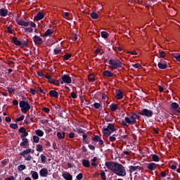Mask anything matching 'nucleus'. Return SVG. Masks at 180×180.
I'll use <instances>...</instances> for the list:
<instances>
[{
  "instance_id": "10",
  "label": "nucleus",
  "mask_w": 180,
  "mask_h": 180,
  "mask_svg": "<svg viewBox=\"0 0 180 180\" xmlns=\"http://www.w3.org/2000/svg\"><path fill=\"white\" fill-rule=\"evenodd\" d=\"M41 19H44V13L41 12H39L34 17V20L36 22H39V20H41Z\"/></svg>"
},
{
  "instance_id": "22",
  "label": "nucleus",
  "mask_w": 180,
  "mask_h": 180,
  "mask_svg": "<svg viewBox=\"0 0 180 180\" xmlns=\"http://www.w3.org/2000/svg\"><path fill=\"white\" fill-rule=\"evenodd\" d=\"M63 177L65 180H72V176L68 172L63 173Z\"/></svg>"
},
{
  "instance_id": "26",
  "label": "nucleus",
  "mask_w": 180,
  "mask_h": 180,
  "mask_svg": "<svg viewBox=\"0 0 180 180\" xmlns=\"http://www.w3.org/2000/svg\"><path fill=\"white\" fill-rule=\"evenodd\" d=\"M178 108H179V105H178L177 103L174 102L170 104V108L172 109V110H176Z\"/></svg>"
},
{
  "instance_id": "8",
  "label": "nucleus",
  "mask_w": 180,
  "mask_h": 180,
  "mask_svg": "<svg viewBox=\"0 0 180 180\" xmlns=\"http://www.w3.org/2000/svg\"><path fill=\"white\" fill-rule=\"evenodd\" d=\"M158 68L160 70H167L168 68V65H167V63H165V60H160V61L158 64Z\"/></svg>"
},
{
  "instance_id": "15",
  "label": "nucleus",
  "mask_w": 180,
  "mask_h": 180,
  "mask_svg": "<svg viewBox=\"0 0 180 180\" xmlns=\"http://www.w3.org/2000/svg\"><path fill=\"white\" fill-rule=\"evenodd\" d=\"M34 150H32L31 148H27L22 152L20 153V156H26L28 154L34 153Z\"/></svg>"
},
{
  "instance_id": "16",
  "label": "nucleus",
  "mask_w": 180,
  "mask_h": 180,
  "mask_svg": "<svg viewBox=\"0 0 180 180\" xmlns=\"http://www.w3.org/2000/svg\"><path fill=\"white\" fill-rule=\"evenodd\" d=\"M16 23L19 25V26H25L27 27L29 26V22H26L23 20H17Z\"/></svg>"
},
{
  "instance_id": "13",
  "label": "nucleus",
  "mask_w": 180,
  "mask_h": 180,
  "mask_svg": "<svg viewBox=\"0 0 180 180\" xmlns=\"http://www.w3.org/2000/svg\"><path fill=\"white\" fill-rule=\"evenodd\" d=\"M39 175L41 177H46L49 175V169L46 168H42L39 171Z\"/></svg>"
},
{
  "instance_id": "45",
  "label": "nucleus",
  "mask_w": 180,
  "mask_h": 180,
  "mask_svg": "<svg viewBox=\"0 0 180 180\" xmlns=\"http://www.w3.org/2000/svg\"><path fill=\"white\" fill-rule=\"evenodd\" d=\"M24 158L25 160L26 161H30L32 160V156L30 155H27V156H22Z\"/></svg>"
},
{
  "instance_id": "44",
  "label": "nucleus",
  "mask_w": 180,
  "mask_h": 180,
  "mask_svg": "<svg viewBox=\"0 0 180 180\" xmlns=\"http://www.w3.org/2000/svg\"><path fill=\"white\" fill-rule=\"evenodd\" d=\"M100 175L101 176L102 180H106V174L104 171H102L101 173H100Z\"/></svg>"
},
{
  "instance_id": "43",
  "label": "nucleus",
  "mask_w": 180,
  "mask_h": 180,
  "mask_svg": "<svg viewBox=\"0 0 180 180\" xmlns=\"http://www.w3.org/2000/svg\"><path fill=\"white\" fill-rule=\"evenodd\" d=\"M115 136H117V135L113 134V135H112V136H110V138L108 139V140H109L110 142H114V141L116 140Z\"/></svg>"
},
{
  "instance_id": "24",
  "label": "nucleus",
  "mask_w": 180,
  "mask_h": 180,
  "mask_svg": "<svg viewBox=\"0 0 180 180\" xmlns=\"http://www.w3.org/2000/svg\"><path fill=\"white\" fill-rule=\"evenodd\" d=\"M53 33H54V30L48 29L43 34V37H47V36H50L51 34H53Z\"/></svg>"
},
{
  "instance_id": "20",
  "label": "nucleus",
  "mask_w": 180,
  "mask_h": 180,
  "mask_svg": "<svg viewBox=\"0 0 180 180\" xmlns=\"http://www.w3.org/2000/svg\"><path fill=\"white\" fill-rule=\"evenodd\" d=\"M129 168L130 173H133L137 170L141 171V169L140 166H130Z\"/></svg>"
},
{
  "instance_id": "47",
  "label": "nucleus",
  "mask_w": 180,
  "mask_h": 180,
  "mask_svg": "<svg viewBox=\"0 0 180 180\" xmlns=\"http://www.w3.org/2000/svg\"><path fill=\"white\" fill-rule=\"evenodd\" d=\"M40 158L41 159V162L45 163L46 161V157L44 155H40Z\"/></svg>"
},
{
  "instance_id": "64",
  "label": "nucleus",
  "mask_w": 180,
  "mask_h": 180,
  "mask_svg": "<svg viewBox=\"0 0 180 180\" xmlns=\"http://www.w3.org/2000/svg\"><path fill=\"white\" fill-rule=\"evenodd\" d=\"M4 180H15V177L13 176H11L9 177L6 178Z\"/></svg>"
},
{
  "instance_id": "29",
  "label": "nucleus",
  "mask_w": 180,
  "mask_h": 180,
  "mask_svg": "<svg viewBox=\"0 0 180 180\" xmlns=\"http://www.w3.org/2000/svg\"><path fill=\"white\" fill-rule=\"evenodd\" d=\"M35 134L37 135V136L42 137L44 136V132L41 129H37L35 130Z\"/></svg>"
},
{
  "instance_id": "60",
  "label": "nucleus",
  "mask_w": 180,
  "mask_h": 180,
  "mask_svg": "<svg viewBox=\"0 0 180 180\" xmlns=\"http://www.w3.org/2000/svg\"><path fill=\"white\" fill-rule=\"evenodd\" d=\"M96 142H98V144H99L100 146H101V147H104L105 146L104 142H103V140L96 141Z\"/></svg>"
},
{
  "instance_id": "9",
  "label": "nucleus",
  "mask_w": 180,
  "mask_h": 180,
  "mask_svg": "<svg viewBox=\"0 0 180 180\" xmlns=\"http://www.w3.org/2000/svg\"><path fill=\"white\" fill-rule=\"evenodd\" d=\"M158 165H157L155 162H151L149 164H147V169H148L150 171H155L157 169V167Z\"/></svg>"
},
{
  "instance_id": "35",
  "label": "nucleus",
  "mask_w": 180,
  "mask_h": 180,
  "mask_svg": "<svg viewBox=\"0 0 180 180\" xmlns=\"http://www.w3.org/2000/svg\"><path fill=\"white\" fill-rule=\"evenodd\" d=\"M101 138L98 135H94V137H91V141H101Z\"/></svg>"
},
{
  "instance_id": "59",
  "label": "nucleus",
  "mask_w": 180,
  "mask_h": 180,
  "mask_svg": "<svg viewBox=\"0 0 180 180\" xmlns=\"http://www.w3.org/2000/svg\"><path fill=\"white\" fill-rule=\"evenodd\" d=\"M95 54H100V56H102V54H103V52H101V49H96V51H95Z\"/></svg>"
},
{
  "instance_id": "19",
  "label": "nucleus",
  "mask_w": 180,
  "mask_h": 180,
  "mask_svg": "<svg viewBox=\"0 0 180 180\" xmlns=\"http://www.w3.org/2000/svg\"><path fill=\"white\" fill-rule=\"evenodd\" d=\"M115 98L117 100H121L123 98V92L122 91H116Z\"/></svg>"
},
{
  "instance_id": "31",
  "label": "nucleus",
  "mask_w": 180,
  "mask_h": 180,
  "mask_svg": "<svg viewBox=\"0 0 180 180\" xmlns=\"http://www.w3.org/2000/svg\"><path fill=\"white\" fill-rule=\"evenodd\" d=\"M110 110H112V112H115V110H117V105L115 103H112L110 105Z\"/></svg>"
},
{
  "instance_id": "17",
  "label": "nucleus",
  "mask_w": 180,
  "mask_h": 180,
  "mask_svg": "<svg viewBox=\"0 0 180 180\" xmlns=\"http://www.w3.org/2000/svg\"><path fill=\"white\" fill-rule=\"evenodd\" d=\"M103 75L105 77V78H112V77H113V73L109 70H104L103 72Z\"/></svg>"
},
{
  "instance_id": "7",
  "label": "nucleus",
  "mask_w": 180,
  "mask_h": 180,
  "mask_svg": "<svg viewBox=\"0 0 180 180\" xmlns=\"http://www.w3.org/2000/svg\"><path fill=\"white\" fill-rule=\"evenodd\" d=\"M124 120L126 123L129 124L134 125L135 124H137V119L132 115L130 116V117H126Z\"/></svg>"
},
{
  "instance_id": "23",
  "label": "nucleus",
  "mask_w": 180,
  "mask_h": 180,
  "mask_svg": "<svg viewBox=\"0 0 180 180\" xmlns=\"http://www.w3.org/2000/svg\"><path fill=\"white\" fill-rule=\"evenodd\" d=\"M49 95L51 97H55V98L59 97V93L57 91H50Z\"/></svg>"
},
{
  "instance_id": "3",
  "label": "nucleus",
  "mask_w": 180,
  "mask_h": 180,
  "mask_svg": "<svg viewBox=\"0 0 180 180\" xmlns=\"http://www.w3.org/2000/svg\"><path fill=\"white\" fill-rule=\"evenodd\" d=\"M110 68L111 70H118V68H123V63L119 59H110L108 61Z\"/></svg>"
},
{
  "instance_id": "27",
  "label": "nucleus",
  "mask_w": 180,
  "mask_h": 180,
  "mask_svg": "<svg viewBox=\"0 0 180 180\" xmlns=\"http://www.w3.org/2000/svg\"><path fill=\"white\" fill-rule=\"evenodd\" d=\"M82 164H83V166L84 167H91V163L89 162V160H83V161L82 162Z\"/></svg>"
},
{
  "instance_id": "40",
  "label": "nucleus",
  "mask_w": 180,
  "mask_h": 180,
  "mask_svg": "<svg viewBox=\"0 0 180 180\" xmlns=\"http://www.w3.org/2000/svg\"><path fill=\"white\" fill-rule=\"evenodd\" d=\"M9 127H11L13 129H18V124L16 123H13L9 125Z\"/></svg>"
},
{
  "instance_id": "4",
  "label": "nucleus",
  "mask_w": 180,
  "mask_h": 180,
  "mask_svg": "<svg viewBox=\"0 0 180 180\" xmlns=\"http://www.w3.org/2000/svg\"><path fill=\"white\" fill-rule=\"evenodd\" d=\"M20 108H21V112L23 113H26L28 110H30L31 105L27 101H20L19 103Z\"/></svg>"
},
{
  "instance_id": "42",
  "label": "nucleus",
  "mask_w": 180,
  "mask_h": 180,
  "mask_svg": "<svg viewBox=\"0 0 180 180\" xmlns=\"http://www.w3.org/2000/svg\"><path fill=\"white\" fill-rule=\"evenodd\" d=\"M22 134L21 136H20V138L21 139H25V137L28 136L29 134L27 131H25V132H21Z\"/></svg>"
},
{
  "instance_id": "32",
  "label": "nucleus",
  "mask_w": 180,
  "mask_h": 180,
  "mask_svg": "<svg viewBox=\"0 0 180 180\" xmlns=\"http://www.w3.org/2000/svg\"><path fill=\"white\" fill-rule=\"evenodd\" d=\"M152 157V160H153V162H160V157L157 155H151Z\"/></svg>"
},
{
  "instance_id": "54",
  "label": "nucleus",
  "mask_w": 180,
  "mask_h": 180,
  "mask_svg": "<svg viewBox=\"0 0 180 180\" xmlns=\"http://www.w3.org/2000/svg\"><path fill=\"white\" fill-rule=\"evenodd\" d=\"M131 115H133L135 118L138 119V120L141 119V116L137 115L136 112H131Z\"/></svg>"
},
{
  "instance_id": "6",
  "label": "nucleus",
  "mask_w": 180,
  "mask_h": 180,
  "mask_svg": "<svg viewBox=\"0 0 180 180\" xmlns=\"http://www.w3.org/2000/svg\"><path fill=\"white\" fill-rule=\"evenodd\" d=\"M139 115L141 116H145L147 118H150L152 116H153V112L148 108H143L141 112H139Z\"/></svg>"
},
{
  "instance_id": "36",
  "label": "nucleus",
  "mask_w": 180,
  "mask_h": 180,
  "mask_svg": "<svg viewBox=\"0 0 180 180\" xmlns=\"http://www.w3.org/2000/svg\"><path fill=\"white\" fill-rule=\"evenodd\" d=\"M91 18H92V19H98V18H99V15H98V13H96V12H92L90 14Z\"/></svg>"
},
{
  "instance_id": "18",
  "label": "nucleus",
  "mask_w": 180,
  "mask_h": 180,
  "mask_svg": "<svg viewBox=\"0 0 180 180\" xmlns=\"http://www.w3.org/2000/svg\"><path fill=\"white\" fill-rule=\"evenodd\" d=\"M0 16L2 18H5L8 16V9H5L4 8L0 9Z\"/></svg>"
},
{
  "instance_id": "62",
  "label": "nucleus",
  "mask_w": 180,
  "mask_h": 180,
  "mask_svg": "<svg viewBox=\"0 0 180 180\" xmlns=\"http://www.w3.org/2000/svg\"><path fill=\"white\" fill-rule=\"evenodd\" d=\"M83 142L84 144H89V139L87 138V139H83Z\"/></svg>"
},
{
  "instance_id": "52",
  "label": "nucleus",
  "mask_w": 180,
  "mask_h": 180,
  "mask_svg": "<svg viewBox=\"0 0 180 180\" xmlns=\"http://www.w3.org/2000/svg\"><path fill=\"white\" fill-rule=\"evenodd\" d=\"M18 132L19 133H24V132H27V131H26V129L25 127H22L19 128Z\"/></svg>"
},
{
  "instance_id": "14",
  "label": "nucleus",
  "mask_w": 180,
  "mask_h": 180,
  "mask_svg": "<svg viewBox=\"0 0 180 180\" xmlns=\"http://www.w3.org/2000/svg\"><path fill=\"white\" fill-rule=\"evenodd\" d=\"M11 43H13L15 46H19L20 47L22 46V41L18 40L16 37H13L11 38Z\"/></svg>"
},
{
  "instance_id": "11",
  "label": "nucleus",
  "mask_w": 180,
  "mask_h": 180,
  "mask_svg": "<svg viewBox=\"0 0 180 180\" xmlns=\"http://www.w3.org/2000/svg\"><path fill=\"white\" fill-rule=\"evenodd\" d=\"M33 40L35 44H38V45L43 44V39H41L40 37L37 35L34 36Z\"/></svg>"
},
{
  "instance_id": "1",
  "label": "nucleus",
  "mask_w": 180,
  "mask_h": 180,
  "mask_svg": "<svg viewBox=\"0 0 180 180\" xmlns=\"http://www.w3.org/2000/svg\"><path fill=\"white\" fill-rule=\"evenodd\" d=\"M105 167L112 171L115 175L119 176H126V170L124 167L117 162H105Z\"/></svg>"
},
{
  "instance_id": "63",
  "label": "nucleus",
  "mask_w": 180,
  "mask_h": 180,
  "mask_svg": "<svg viewBox=\"0 0 180 180\" xmlns=\"http://www.w3.org/2000/svg\"><path fill=\"white\" fill-rule=\"evenodd\" d=\"M174 58H176V61H180V54L174 56Z\"/></svg>"
},
{
  "instance_id": "34",
  "label": "nucleus",
  "mask_w": 180,
  "mask_h": 180,
  "mask_svg": "<svg viewBox=\"0 0 180 180\" xmlns=\"http://www.w3.org/2000/svg\"><path fill=\"white\" fill-rule=\"evenodd\" d=\"M24 47H29V44L27 43V41H21V45H20V48L21 49H24Z\"/></svg>"
},
{
  "instance_id": "12",
  "label": "nucleus",
  "mask_w": 180,
  "mask_h": 180,
  "mask_svg": "<svg viewBox=\"0 0 180 180\" xmlns=\"http://www.w3.org/2000/svg\"><path fill=\"white\" fill-rule=\"evenodd\" d=\"M22 141L20 143V147H22L23 148H26L27 147L29 146V141L27 138H23L22 139Z\"/></svg>"
},
{
  "instance_id": "28",
  "label": "nucleus",
  "mask_w": 180,
  "mask_h": 180,
  "mask_svg": "<svg viewBox=\"0 0 180 180\" xmlns=\"http://www.w3.org/2000/svg\"><path fill=\"white\" fill-rule=\"evenodd\" d=\"M71 57H72V54L71 53H66L62 56V58H63V61L70 60Z\"/></svg>"
},
{
  "instance_id": "41",
  "label": "nucleus",
  "mask_w": 180,
  "mask_h": 180,
  "mask_svg": "<svg viewBox=\"0 0 180 180\" xmlns=\"http://www.w3.org/2000/svg\"><path fill=\"white\" fill-rule=\"evenodd\" d=\"M32 139H33L34 143H37L39 141V137L36 135H34L32 136Z\"/></svg>"
},
{
  "instance_id": "56",
  "label": "nucleus",
  "mask_w": 180,
  "mask_h": 180,
  "mask_svg": "<svg viewBox=\"0 0 180 180\" xmlns=\"http://www.w3.org/2000/svg\"><path fill=\"white\" fill-rule=\"evenodd\" d=\"M88 79H89V82H94V81H95V77H94V76H92V75H89L88 77Z\"/></svg>"
},
{
  "instance_id": "5",
  "label": "nucleus",
  "mask_w": 180,
  "mask_h": 180,
  "mask_svg": "<svg viewBox=\"0 0 180 180\" xmlns=\"http://www.w3.org/2000/svg\"><path fill=\"white\" fill-rule=\"evenodd\" d=\"M60 84H72V79L68 75H63L59 79Z\"/></svg>"
},
{
  "instance_id": "37",
  "label": "nucleus",
  "mask_w": 180,
  "mask_h": 180,
  "mask_svg": "<svg viewBox=\"0 0 180 180\" xmlns=\"http://www.w3.org/2000/svg\"><path fill=\"white\" fill-rule=\"evenodd\" d=\"M159 56L160 57H161V58H165V57L167 56V53H165V52L164 51H159Z\"/></svg>"
},
{
  "instance_id": "53",
  "label": "nucleus",
  "mask_w": 180,
  "mask_h": 180,
  "mask_svg": "<svg viewBox=\"0 0 180 180\" xmlns=\"http://www.w3.org/2000/svg\"><path fill=\"white\" fill-rule=\"evenodd\" d=\"M77 180H82L83 179V173H79L77 177H76Z\"/></svg>"
},
{
  "instance_id": "57",
  "label": "nucleus",
  "mask_w": 180,
  "mask_h": 180,
  "mask_svg": "<svg viewBox=\"0 0 180 180\" xmlns=\"http://www.w3.org/2000/svg\"><path fill=\"white\" fill-rule=\"evenodd\" d=\"M70 97L73 99H77V95L74 92H71Z\"/></svg>"
},
{
  "instance_id": "30",
  "label": "nucleus",
  "mask_w": 180,
  "mask_h": 180,
  "mask_svg": "<svg viewBox=\"0 0 180 180\" xmlns=\"http://www.w3.org/2000/svg\"><path fill=\"white\" fill-rule=\"evenodd\" d=\"M101 37H103V39H108V37H109V33H108V32L106 31H102L101 32Z\"/></svg>"
},
{
  "instance_id": "58",
  "label": "nucleus",
  "mask_w": 180,
  "mask_h": 180,
  "mask_svg": "<svg viewBox=\"0 0 180 180\" xmlns=\"http://www.w3.org/2000/svg\"><path fill=\"white\" fill-rule=\"evenodd\" d=\"M72 40L73 41H77V40H78V35L77 34H73L72 37Z\"/></svg>"
},
{
  "instance_id": "33",
  "label": "nucleus",
  "mask_w": 180,
  "mask_h": 180,
  "mask_svg": "<svg viewBox=\"0 0 180 180\" xmlns=\"http://www.w3.org/2000/svg\"><path fill=\"white\" fill-rule=\"evenodd\" d=\"M32 177L34 180L39 179V174L37 172H32Z\"/></svg>"
},
{
  "instance_id": "46",
  "label": "nucleus",
  "mask_w": 180,
  "mask_h": 180,
  "mask_svg": "<svg viewBox=\"0 0 180 180\" xmlns=\"http://www.w3.org/2000/svg\"><path fill=\"white\" fill-rule=\"evenodd\" d=\"M24 118H25V116L22 115L18 118H16L15 122H21L24 120Z\"/></svg>"
},
{
  "instance_id": "21",
  "label": "nucleus",
  "mask_w": 180,
  "mask_h": 180,
  "mask_svg": "<svg viewBox=\"0 0 180 180\" xmlns=\"http://www.w3.org/2000/svg\"><path fill=\"white\" fill-rule=\"evenodd\" d=\"M48 82L49 84H53V85H60V81L57 79H53V77H51L50 79H48Z\"/></svg>"
},
{
  "instance_id": "49",
  "label": "nucleus",
  "mask_w": 180,
  "mask_h": 180,
  "mask_svg": "<svg viewBox=\"0 0 180 180\" xmlns=\"http://www.w3.org/2000/svg\"><path fill=\"white\" fill-rule=\"evenodd\" d=\"M94 106L95 109H100L101 107V104L99 103H94Z\"/></svg>"
},
{
  "instance_id": "48",
  "label": "nucleus",
  "mask_w": 180,
  "mask_h": 180,
  "mask_svg": "<svg viewBox=\"0 0 180 180\" xmlns=\"http://www.w3.org/2000/svg\"><path fill=\"white\" fill-rule=\"evenodd\" d=\"M7 33L10 34H13V30L11 27H7Z\"/></svg>"
},
{
  "instance_id": "55",
  "label": "nucleus",
  "mask_w": 180,
  "mask_h": 180,
  "mask_svg": "<svg viewBox=\"0 0 180 180\" xmlns=\"http://www.w3.org/2000/svg\"><path fill=\"white\" fill-rule=\"evenodd\" d=\"M143 94H146V93L145 91H142V93H141V91H139L138 94H136V96H138L139 97H143Z\"/></svg>"
},
{
  "instance_id": "39",
  "label": "nucleus",
  "mask_w": 180,
  "mask_h": 180,
  "mask_svg": "<svg viewBox=\"0 0 180 180\" xmlns=\"http://www.w3.org/2000/svg\"><path fill=\"white\" fill-rule=\"evenodd\" d=\"M43 150H44V148L42 147L41 145L40 144L37 145V151L38 153H41Z\"/></svg>"
},
{
  "instance_id": "50",
  "label": "nucleus",
  "mask_w": 180,
  "mask_h": 180,
  "mask_svg": "<svg viewBox=\"0 0 180 180\" xmlns=\"http://www.w3.org/2000/svg\"><path fill=\"white\" fill-rule=\"evenodd\" d=\"M77 133L78 134H85V131H84L83 129L82 128H79V129H77Z\"/></svg>"
},
{
  "instance_id": "61",
  "label": "nucleus",
  "mask_w": 180,
  "mask_h": 180,
  "mask_svg": "<svg viewBox=\"0 0 180 180\" xmlns=\"http://www.w3.org/2000/svg\"><path fill=\"white\" fill-rule=\"evenodd\" d=\"M132 67H134V68H140V67H141V65H140L139 63H136L133 64Z\"/></svg>"
},
{
  "instance_id": "51",
  "label": "nucleus",
  "mask_w": 180,
  "mask_h": 180,
  "mask_svg": "<svg viewBox=\"0 0 180 180\" xmlns=\"http://www.w3.org/2000/svg\"><path fill=\"white\" fill-rule=\"evenodd\" d=\"M33 32V29L28 27L25 29V32L26 33H32Z\"/></svg>"
},
{
  "instance_id": "25",
  "label": "nucleus",
  "mask_w": 180,
  "mask_h": 180,
  "mask_svg": "<svg viewBox=\"0 0 180 180\" xmlns=\"http://www.w3.org/2000/svg\"><path fill=\"white\" fill-rule=\"evenodd\" d=\"M56 136L58 137V139L60 140H62V139H64L65 137V132H60L58 131L57 134H56Z\"/></svg>"
},
{
  "instance_id": "38",
  "label": "nucleus",
  "mask_w": 180,
  "mask_h": 180,
  "mask_svg": "<svg viewBox=\"0 0 180 180\" xmlns=\"http://www.w3.org/2000/svg\"><path fill=\"white\" fill-rule=\"evenodd\" d=\"M17 169H18V171H20V172L23 171V170L26 169V166L25 165H20L17 167Z\"/></svg>"
},
{
  "instance_id": "2",
  "label": "nucleus",
  "mask_w": 180,
  "mask_h": 180,
  "mask_svg": "<svg viewBox=\"0 0 180 180\" xmlns=\"http://www.w3.org/2000/svg\"><path fill=\"white\" fill-rule=\"evenodd\" d=\"M116 130L117 129H115L114 124H108L107 127H104L102 129L103 136L105 137H109L112 133Z\"/></svg>"
}]
</instances>
